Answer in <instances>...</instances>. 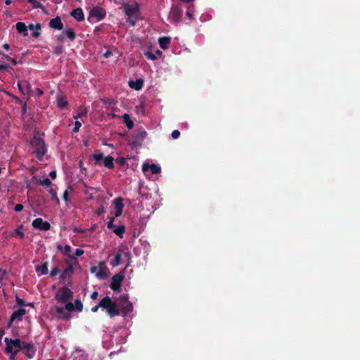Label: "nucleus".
<instances>
[{
	"label": "nucleus",
	"mask_w": 360,
	"mask_h": 360,
	"mask_svg": "<svg viewBox=\"0 0 360 360\" xmlns=\"http://www.w3.org/2000/svg\"><path fill=\"white\" fill-rule=\"evenodd\" d=\"M32 226L40 231H48L51 229V224L41 218H37L32 221Z\"/></svg>",
	"instance_id": "9d476101"
},
{
	"label": "nucleus",
	"mask_w": 360,
	"mask_h": 360,
	"mask_svg": "<svg viewBox=\"0 0 360 360\" xmlns=\"http://www.w3.org/2000/svg\"><path fill=\"white\" fill-rule=\"evenodd\" d=\"M63 32L64 33L65 36L68 37L71 41L75 40L76 38V34L72 29L63 30Z\"/></svg>",
	"instance_id": "2f4dec72"
},
{
	"label": "nucleus",
	"mask_w": 360,
	"mask_h": 360,
	"mask_svg": "<svg viewBox=\"0 0 360 360\" xmlns=\"http://www.w3.org/2000/svg\"><path fill=\"white\" fill-rule=\"evenodd\" d=\"M57 105L58 107L60 109H64L68 106V101L65 100L64 97H58L57 98Z\"/></svg>",
	"instance_id": "7c9ffc66"
},
{
	"label": "nucleus",
	"mask_w": 360,
	"mask_h": 360,
	"mask_svg": "<svg viewBox=\"0 0 360 360\" xmlns=\"http://www.w3.org/2000/svg\"><path fill=\"white\" fill-rule=\"evenodd\" d=\"M122 253H123V250L119 249L115 256L114 261L112 263V265L113 266H119L121 264V257H122Z\"/></svg>",
	"instance_id": "bb28decb"
},
{
	"label": "nucleus",
	"mask_w": 360,
	"mask_h": 360,
	"mask_svg": "<svg viewBox=\"0 0 360 360\" xmlns=\"http://www.w3.org/2000/svg\"><path fill=\"white\" fill-rule=\"evenodd\" d=\"M56 171H51L50 173H49V176L51 179H56Z\"/></svg>",
	"instance_id": "0e129e2a"
},
{
	"label": "nucleus",
	"mask_w": 360,
	"mask_h": 360,
	"mask_svg": "<svg viewBox=\"0 0 360 360\" xmlns=\"http://www.w3.org/2000/svg\"><path fill=\"white\" fill-rule=\"evenodd\" d=\"M30 30H36V25L34 24H30L27 27Z\"/></svg>",
	"instance_id": "338daca9"
},
{
	"label": "nucleus",
	"mask_w": 360,
	"mask_h": 360,
	"mask_svg": "<svg viewBox=\"0 0 360 360\" xmlns=\"http://www.w3.org/2000/svg\"><path fill=\"white\" fill-rule=\"evenodd\" d=\"M180 136V131L179 130H174L172 132V137L174 139H176L179 137Z\"/></svg>",
	"instance_id": "5fc2aeb1"
},
{
	"label": "nucleus",
	"mask_w": 360,
	"mask_h": 360,
	"mask_svg": "<svg viewBox=\"0 0 360 360\" xmlns=\"http://www.w3.org/2000/svg\"><path fill=\"white\" fill-rule=\"evenodd\" d=\"M65 310V309L61 307H57L56 308V311L58 314V316L62 319L67 320L70 318V314L66 313Z\"/></svg>",
	"instance_id": "b1692460"
},
{
	"label": "nucleus",
	"mask_w": 360,
	"mask_h": 360,
	"mask_svg": "<svg viewBox=\"0 0 360 360\" xmlns=\"http://www.w3.org/2000/svg\"><path fill=\"white\" fill-rule=\"evenodd\" d=\"M81 126H82V124H81V122H79V121H77H77H75V127H74V128L72 129V132H73V133H77V132H78V131H79V128L81 127Z\"/></svg>",
	"instance_id": "49530a36"
},
{
	"label": "nucleus",
	"mask_w": 360,
	"mask_h": 360,
	"mask_svg": "<svg viewBox=\"0 0 360 360\" xmlns=\"http://www.w3.org/2000/svg\"><path fill=\"white\" fill-rule=\"evenodd\" d=\"M124 279V273L123 271L114 275L111 278V283L110 284V288L114 291L120 290Z\"/></svg>",
	"instance_id": "0eeeda50"
},
{
	"label": "nucleus",
	"mask_w": 360,
	"mask_h": 360,
	"mask_svg": "<svg viewBox=\"0 0 360 360\" xmlns=\"http://www.w3.org/2000/svg\"><path fill=\"white\" fill-rule=\"evenodd\" d=\"M103 163L104 166L108 169L114 168V158L110 155H108L104 158Z\"/></svg>",
	"instance_id": "a878e982"
},
{
	"label": "nucleus",
	"mask_w": 360,
	"mask_h": 360,
	"mask_svg": "<svg viewBox=\"0 0 360 360\" xmlns=\"http://www.w3.org/2000/svg\"><path fill=\"white\" fill-rule=\"evenodd\" d=\"M26 314V310L23 308H20L19 309L14 311L11 314L9 321L8 323V326L11 327L12 323L15 321H20L22 320L23 316Z\"/></svg>",
	"instance_id": "9b49d317"
},
{
	"label": "nucleus",
	"mask_w": 360,
	"mask_h": 360,
	"mask_svg": "<svg viewBox=\"0 0 360 360\" xmlns=\"http://www.w3.org/2000/svg\"><path fill=\"white\" fill-rule=\"evenodd\" d=\"M15 300H16V304L18 306L21 307L25 305V301L22 299L20 298L19 297L16 296Z\"/></svg>",
	"instance_id": "de8ad7c7"
},
{
	"label": "nucleus",
	"mask_w": 360,
	"mask_h": 360,
	"mask_svg": "<svg viewBox=\"0 0 360 360\" xmlns=\"http://www.w3.org/2000/svg\"><path fill=\"white\" fill-rule=\"evenodd\" d=\"M44 134L36 133L33 136L32 139L30 140V145L34 148L33 153L35 154L37 158L39 160H41L47 153V148L44 140Z\"/></svg>",
	"instance_id": "f257e3e1"
},
{
	"label": "nucleus",
	"mask_w": 360,
	"mask_h": 360,
	"mask_svg": "<svg viewBox=\"0 0 360 360\" xmlns=\"http://www.w3.org/2000/svg\"><path fill=\"white\" fill-rule=\"evenodd\" d=\"M98 269H99V266L98 267L95 266H91L90 267V272L92 273V274H96V273L98 271Z\"/></svg>",
	"instance_id": "bf43d9fd"
},
{
	"label": "nucleus",
	"mask_w": 360,
	"mask_h": 360,
	"mask_svg": "<svg viewBox=\"0 0 360 360\" xmlns=\"http://www.w3.org/2000/svg\"><path fill=\"white\" fill-rule=\"evenodd\" d=\"M60 272V270L58 269V267H54L51 270V272H50V276L51 277H54L56 276L58 273Z\"/></svg>",
	"instance_id": "09e8293b"
},
{
	"label": "nucleus",
	"mask_w": 360,
	"mask_h": 360,
	"mask_svg": "<svg viewBox=\"0 0 360 360\" xmlns=\"http://www.w3.org/2000/svg\"><path fill=\"white\" fill-rule=\"evenodd\" d=\"M17 31L24 37L28 36L27 27L24 22H18L15 25Z\"/></svg>",
	"instance_id": "aec40b11"
},
{
	"label": "nucleus",
	"mask_w": 360,
	"mask_h": 360,
	"mask_svg": "<svg viewBox=\"0 0 360 360\" xmlns=\"http://www.w3.org/2000/svg\"><path fill=\"white\" fill-rule=\"evenodd\" d=\"M87 109L84 106L80 105L77 109V113L76 115H74V118L77 120L79 118H82L83 117H86L87 115Z\"/></svg>",
	"instance_id": "5701e85b"
},
{
	"label": "nucleus",
	"mask_w": 360,
	"mask_h": 360,
	"mask_svg": "<svg viewBox=\"0 0 360 360\" xmlns=\"http://www.w3.org/2000/svg\"><path fill=\"white\" fill-rule=\"evenodd\" d=\"M48 192L51 195L52 200L55 201L57 204H59L60 203V200H59V198L57 196L56 191L53 188L50 187L49 188V190H48Z\"/></svg>",
	"instance_id": "72a5a7b5"
},
{
	"label": "nucleus",
	"mask_w": 360,
	"mask_h": 360,
	"mask_svg": "<svg viewBox=\"0 0 360 360\" xmlns=\"http://www.w3.org/2000/svg\"><path fill=\"white\" fill-rule=\"evenodd\" d=\"M72 248L70 245H65L63 247V252L65 255H70L69 253L71 252Z\"/></svg>",
	"instance_id": "3c124183"
},
{
	"label": "nucleus",
	"mask_w": 360,
	"mask_h": 360,
	"mask_svg": "<svg viewBox=\"0 0 360 360\" xmlns=\"http://www.w3.org/2000/svg\"><path fill=\"white\" fill-rule=\"evenodd\" d=\"M162 54V51L158 49H157L154 53L150 51H147L144 53V55L146 56L147 58L152 60H157L158 58L160 57Z\"/></svg>",
	"instance_id": "4be33fe9"
},
{
	"label": "nucleus",
	"mask_w": 360,
	"mask_h": 360,
	"mask_svg": "<svg viewBox=\"0 0 360 360\" xmlns=\"http://www.w3.org/2000/svg\"><path fill=\"white\" fill-rule=\"evenodd\" d=\"M55 298L60 303H66L73 298V292L68 287H63L58 289Z\"/></svg>",
	"instance_id": "20e7f679"
},
{
	"label": "nucleus",
	"mask_w": 360,
	"mask_h": 360,
	"mask_svg": "<svg viewBox=\"0 0 360 360\" xmlns=\"http://www.w3.org/2000/svg\"><path fill=\"white\" fill-rule=\"evenodd\" d=\"M37 272H41L42 275H46L49 273L48 271V262H44L42 264L36 267Z\"/></svg>",
	"instance_id": "c85d7f7f"
},
{
	"label": "nucleus",
	"mask_w": 360,
	"mask_h": 360,
	"mask_svg": "<svg viewBox=\"0 0 360 360\" xmlns=\"http://www.w3.org/2000/svg\"><path fill=\"white\" fill-rule=\"evenodd\" d=\"M84 250L82 249H80V248H77L75 250V256L74 257H79L81 255H82L84 254Z\"/></svg>",
	"instance_id": "6e6d98bb"
},
{
	"label": "nucleus",
	"mask_w": 360,
	"mask_h": 360,
	"mask_svg": "<svg viewBox=\"0 0 360 360\" xmlns=\"http://www.w3.org/2000/svg\"><path fill=\"white\" fill-rule=\"evenodd\" d=\"M193 14H194V9H193V6H189L187 8V11H186V15L189 18H191L193 16Z\"/></svg>",
	"instance_id": "c03bdc74"
},
{
	"label": "nucleus",
	"mask_w": 360,
	"mask_h": 360,
	"mask_svg": "<svg viewBox=\"0 0 360 360\" xmlns=\"http://www.w3.org/2000/svg\"><path fill=\"white\" fill-rule=\"evenodd\" d=\"M115 210H116V211L115 213V217H118L121 216V214H122L123 210H122V209H115Z\"/></svg>",
	"instance_id": "052dcab7"
},
{
	"label": "nucleus",
	"mask_w": 360,
	"mask_h": 360,
	"mask_svg": "<svg viewBox=\"0 0 360 360\" xmlns=\"http://www.w3.org/2000/svg\"><path fill=\"white\" fill-rule=\"evenodd\" d=\"M65 309L67 310L68 311H72L75 310V306L73 304V303H72L71 302H67L66 303H65Z\"/></svg>",
	"instance_id": "79ce46f5"
},
{
	"label": "nucleus",
	"mask_w": 360,
	"mask_h": 360,
	"mask_svg": "<svg viewBox=\"0 0 360 360\" xmlns=\"http://www.w3.org/2000/svg\"><path fill=\"white\" fill-rule=\"evenodd\" d=\"M182 15V11L179 8H174L171 12V18L174 22H179Z\"/></svg>",
	"instance_id": "2eb2a0df"
},
{
	"label": "nucleus",
	"mask_w": 360,
	"mask_h": 360,
	"mask_svg": "<svg viewBox=\"0 0 360 360\" xmlns=\"http://www.w3.org/2000/svg\"><path fill=\"white\" fill-rule=\"evenodd\" d=\"M100 306H102L103 309H106L108 314L110 317L120 315V309L117 308L115 302H113L111 298L108 296L103 297L100 301Z\"/></svg>",
	"instance_id": "7ed1b4c3"
},
{
	"label": "nucleus",
	"mask_w": 360,
	"mask_h": 360,
	"mask_svg": "<svg viewBox=\"0 0 360 360\" xmlns=\"http://www.w3.org/2000/svg\"><path fill=\"white\" fill-rule=\"evenodd\" d=\"M112 231L117 236L122 238L125 232V226L124 225H121L117 228L115 227Z\"/></svg>",
	"instance_id": "c756f323"
},
{
	"label": "nucleus",
	"mask_w": 360,
	"mask_h": 360,
	"mask_svg": "<svg viewBox=\"0 0 360 360\" xmlns=\"http://www.w3.org/2000/svg\"><path fill=\"white\" fill-rule=\"evenodd\" d=\"M100 307H101V308H102V306H100V302H99V303H98V304H97V305H96V306H94V307H93L91 308V311H92V312H94V313H95V312H96V311L98 310V309H99Z\"/></svg>",
	"instance_id": "680f3d73"
},
{
	"label": "nucleus",
	"mask_w": 360,
	"mask_h": 360,
	"mask_svg": "<svg viewBox=\"0 0 360 360\" xmlns=\"http://www.w3.org/2000/svg\"><path fill=\"white\" fill-rule=\"evenodd\" d=\"M41 29V26L40 23L36 24V30L32 33V37L34 38H38L40 36V30Z\"/></svg>",
	"instance_id": "4c0bfd02"
},
{
	"label": "nucleus",
	"mask_w": 360,
	"mask_h": 360,
	"mask_svg": "<svg viewBox=\"0 0 360 360\" xmlns=\"http://www.w3.org/2000/svg\"><path fill=\"white\" fill-rule=\"evenodd\" d=\"M98 292L97 291H94L91 295V298L92 300H95L98 297Z\"/></svg>",
	"instance_id": "e2e57ef3"
},
{
	"label": "nucleus",
	"mask_w": 360,
	"mask_h": 360,
	"mask_svg": "<svg viewBox=\"0 0 360 360\" xmlns=\"http://www.w3.org/2000/svg\"><path fill=\"white\" fill-rule=\"evenodd\" d=\"M158 41L160 48L163 50H166L168 49L171 42V38L169 37H162L159 39Z\"/></svg>",
	"instance_id": "412c9836"
},
{
	"label": "nucleus",
	"mask_w": 360,
	"mask_h": 360,
	"mask_svg": "<svg viewBox=\"0 0 360 360\" xmlns=\"http://www.w3.org/2000/svg\"><path fill=\"white\" fill-rule=\"evenodd\" d=\"M120 300L122 302V310L124 315H127L133 310V305L129 301V295L122 294L120 297Z\"/></svg>",
	"instance_id": "6e6552de"
},
{
	"label": "nucleus",
	"mask_w": 360,
	"mask_h": 360,
	"mask_svg": "<svg viewBox=\"0 0 360 360\" xmlns=\"http://www.w3.org/2000/svg\"><path fill=\"white\" fill-rule=\"evenodd\" d=\"M75 310L79 311V312H81L83 309V304L82 302H81L80 300L79 299H77L75 301Z\"/></svg>",
	"instance_id": "c9c22d12"
},
{
	"label": "nucleus",
	"mask_w": 360,
	"mask_h": 360,
	"mask_svg": "<svg viewBox=\"0 0 360 360\" xmlns=\"http://www.w3.org/2000/svg\"><path fill=\"white\" fill-rule=\"evenodd\" d=\"M148 167H150L151 173L153 174H158L161 172L160 167L155 164H151L150 165L144 164L142 167V169L143 172H146Z\"/></svg>",
	"instance_id": "6ab92c4d"
},
{
	"label": "nucleus",
	"mask_w": 360,
	"mask_h": 360,
	"mask_svg": "<svg viewBox=\"0 0 360 360\" xmlns=\"http://www.w3.org/2000/svg\"><path fill=\"white\" fill-rule=\"evenodd\" d=\"M123 11L127 17V22L132 26L136 25L137 20V15L139 11V7L137 4L135 6L124 4L122 6Z\"/></svg>",
	"instance_id": "f03ea898"
},
{
	"label": "nucleus",
	"mask_w": 360,
	"mask_h": 360,
	"mask_svg": "<svg viewBox=\"0 0 360 360\" xmlns=\"http://www.w3.org/2000/svg\"><path fill=\"white\" fill-rule=\"evenodd\" d=\"M68 257L70 259V262L68 260L66 261V262L68 263V266L60 274V279L61 281L64 280L66 276H71L73 274V265L78 264L77 257L73 255H68Z\"/></svg>",
	"instance_id": "423d86ee"
},
{
	"label": "nucleus",
	"mask_w": 360,
	"mask_h": 360,
	"mask_svg": "<svg viewBox=\"0 0 360 360\" xmlns=\"http://www.w3.org/2000/svg\"><path fill=\"white\" fill-rule=\"evenodd\" d=\"M113 204L115 207V209H122L123 210L124 204H123V199L120 197L115 198L113 200Z\"/></svg>",
	"instance_id": "473e14b6"
},
{
	"label": "nucleus",
	"mask_w": 360,
	"mask_h": 360,
	"mask_svg": "<svg viewBox=\"0 0 360 360\" xmlns=\"http://www.w3.org/2000/svg\"><path fill=\"white\" fill-rule=\"evenodd\" d=\"M99 269L96 273V277L99 279H105L108 277V268L105 266L103 262H99Z\"/></svg>",
	"instance_id": "4468645a"
},
{
	"label": "nucleus",
	"mask_w": 360,
	"mask_h": 360,
	"mask_svg": "<svg viewBox=\"0 0 360 360\" xmlns=\"http://www.w3.org/2000/svg\"><path fill=\"white\" fill-rule=\"evenodd\" d=\"M65 37V36L64 33L62 32V33L60 34L56 37V41L59 43H62L64 41Z\"/></svg>",
	"instance_id": "8fccbe9b"
},
{
	"label": "nucleus",
	"mask_w": 360,
	"mask_h": 360,
	"mask_svg": "<svg viewBox=\"0 0 360 360\" xmlns=\"http://www.w3.org/2000/svg\"><path fill=\"white\" fill-rule=\"evenodd\" d=\"M64 51V47L62 45H58L53 49V53L56 56H59Z\"/></svg>",
	"instance_id": "e433bc0d"
},
{
	"label": "nucleus",
	"mask_w": 360,
	"mask_h": 360,
	"mask_svg": "<svg viewBox=\"0 0 360 360\" xmlns=\"http://www.w3.org/2000/svg\"><path fill=\"white\" fill-rule=\"evenodd\" d=\"M49 25L50 27L58 30H62L64 27L60 16L51 19Z\"/></svg>",
	"instance_id": "ddd939ff"
},
{
	"label": "nucleus",
	"mask_w": 360,
	"mask_h": 360,
	"mask_svg": "<svg viewBox=\"0 0 360 360\" xmlns=\"http://www.w3.org/2000/svg\"><path fill=\"white\" fill-rule=\"evenodd\" d=\"M105 212V209H104V207L103 205H101V207H99L96 210V214L98 215V216H100L102 214H103Z\"/></svg>",
	"instance_id": "864d4df0"
},
{
	"label": "nucleus",
	"mask_w": 360,
	"mask_h": 360,
	"mask_svg": "<svg viewBox=\"0 0 360 360\" xmlns=\"http://www.w3.org/2000/svg\"><path fill=\"white\" fill-rule=\"evenodd\" d=\"M63 200L68 203L69 201H70V198H69V192L68 190H65L63 193Z\"/></svg>",
	"instance_id": "603ef678"
},
{
	"label": "nucleus",
	"mask_w": 360,
	"mask_h": 360,
	"mask_svg": "<svg viewBox=\"0 0 360 360\" xmlns=\"http://www.w3.org/2000/svg\"><path fill=\"white\" fill-rule=\"evenodd\" d=\"M129 86L135 90H141L143 86V79H137L135 81L130 80L129 82Z\"/></svg>",
	"instance_id": "f3484780"
},
{
	"label": "nucleus",
	"mask_w": 360,
	"mask_h": 360,
	"mask_svg": "<svg viewBox=\"0 0 360 360\" xmlns=\"http://www.w3.org/2000/svg\"><path fill=\"white\" fill-rule=\"evenodd\" d=\"M17 85L20 91L23 94H29L32 91L30 84L25 80L18 82Z\"/></svg>",
	"instance_id": "f8f14e48"
},
{
	"label": "nucleus",
	"mask_w": 360,
	"mask_h": 360,
	"mask_svg": "<svg viewBox=\"0 0 360 360\" xmlns=\"http://www.w3.org/2000/svg\"><path fill=\"white\" fill-rule=\"evenodd\" d=\"M9 68H10V66L8 64H6V63L0 64V72L7 70Z\"/></svg>",
	"instance_id": "4d7b16f0"
},
{
	"label": "nucleus",
	"mask_w": 360,
	"mask_h": 360,
	"mask_svg": "<svg viewBox=\"0 0 360 360\" xmlns=\"http://www.w3.org/2000/svg\"><path fill=\"white\" fill-rule=\"evenodd\" d=\"M10 343L13 345V346L15 347H18L19 349L22 348H28L30 345V343L26 342H22L20 339H9Z\"/></svg>",
	"instance_id": "a211bd4d"
},
{
	"label": "nucleus",
	"mask_w": 360,
	"mask_h": 360,
	"mask_svg": "<svg viewBox=\"0 0 360 360\" xmlns=\"http://www.w3.org/2000/svg\"><path fill=\"white\" fill-rule=\"evenodd\" d=\"M122 119L124 123L126 124L127 127L129 129H131L134 127V122L131 120L130 115L127 113H125L122 115Z\"/></svg>",
	"instance_id": "393cba45"
},
{
	"label": "nucleus",
	"mask_w": 360,
	"mask_h": 360,
	"mask_svg": "<svg viewBox=\"0 0 360 360\" xmlns=\"http://www.w3.org/2000/svg\"><path fill=\"white\" fill-rule=\"evenodd\" d=\"M105 10L99 6L93 7L90 12L88 19L96 18L98 21L103 20L105 17Z\"/></svg>",
	"instance_id": "1a4fd4ad"
},
{
	"label": "nucleus",
	"mask_w": 360,
	"mask_h": 360,
	"mask_svg": "<svg viewBox=\"0 0 360 360\" xmlns=\"http://www.w3.org/2000/svg\"><path fill=\"white\" fill-rule=\"evenodd\" d=\"M21 228L22 226L15 229L14 236L15 237H18L20 239H22L25 237V233L21 231Z\"/></svg>",
	"instance_id": "ea45409f"
},
{
	"label": "nucleus",
	"mask_w": 360,
	"mask_h": 360,
	"mask_svg": "<svg viewBox=\"0 0 360 360\" xmlns=\"http://www.w3.org/2000/svg\"><path fill=\"white\" fill-rule=\"evenodd\" d=\"M29 3L32 4L33 8H41L43 7V5L37 1V0H27Z\"/></svg>",
	"instance_id": "a19ab883"
},
{
	"label": "nucleus",
	"mask_w": 360,
	"mask_h": 360,
	"mask_svg": "<svg viewBox=\"0 0 360 360\" xmlns=\"http://www.w3.org/2000/svg\"><path fill=\"white\" fill-rule=\"evenodd\" d=\"M37 183L41 186H50L52 184L51 181H50V179L48 178H46L43 180L39 179L37 181Z\"/></svg>",
	"instance_id": "58836bf2"
},
{
	"label": "nucleus",
	"mask_w": 360,
	"mask_h": 360,
	"mask_svg": "<svg viewBox=\"0 0 360 360\" xmlns=\"http://www.w3.org/2000/svg\"><path fill=\"white\" fill-rule=\"evenodd\" d=\"M114 221H115L114 217L110 218V221H108V223L107 224V227L108 229L113 230L115 228V226L114 225Z\"/></svg>",
	"instance_id": "a18cd8bd"
},
{
	"label": "nucleus",
	"mask_w": 360,
	"mask_h": 360,
	"mask_svg": "<svg viewBox=\"0 0 360 360\" xmlns=\"http://www.w3.org/2000/svg\"><path fill=\"white\" fill-rule=\"evenodd\" d=\"M30 347L28 348H22L21 349L25 350V354L29 359H32L34 356L35 351L33 349V344L30 343Z\"/></svg>",
	"instance_id": "cd10ccee"
},
{
	"label": "nucleus",
	"mask_w": 360,
	"mask_h": 360,
	"mask_svg": "<svg viewBox=\"0 0 360 360\" xmlns=\"http://www.w3.org/2000/svg\"><path fill=\"white\" fill-rule=\"evenodd\" d=\"M3 48L6 50V51H8L11 48L10 45L8 44H4L3 45Z\"/></svg>",
	"instance_id": "774afa93"
},
{
	"label": "nucleus",
	"mask_w": 360,
	"mask_h": 360,
	"mask_svg": "<svg viewBox=\"0 0 360 360\" xmlns=\"http://www.w3.org/2000/svg\"><path fill=\"white\" fill-rule=\"evenodd\" d=\"M23 205L22 204H17L15 206V211L17 212H21L22 210H23Z\"/></svg>",
	"instance_id": "13d9d810"
},
{
	"label": "nucleus",
	"mask_w": 360,
	"mask_h": 360,
	"mask_svg": "<svg viewBox=\"0 0 360 360\" xmlns=\"http://www.w3.org/2000/svg\"><path fill=\"white\" fill-rule=\"evenodd\" d=\"M4 341L6 342V348H5L6 353H7V354L13 353V346L11 343H10L9 338H6Z\"/></svg>",
	"instance_id": "f704fd0d"
},
{
	"label": "nucleus",
	"mask_w": 360,
	"mask_h": 360,
	"mask_svg": "<svg viewBox=\"0 0 360 360\" xmlns=\"http://www.w3.org/2000/svg\"><path fill=\"white\" fill-rule=\"evenodd\" d=\"M93 158L96 160V164H98L103 159L104 155L103 153L94 154Z\"/></svg>",
	"instance_id": "37998d69"
},
{
	"label": "nucleus",
	"mask_w": 360,
	"mask_h": 360,
	"mask_svg": "<svg viewBox=\"0 0 360 360\" xmlns=\"http://www.w3.org/2000/svg\"><path fill=\"white\" fill-rule=\"evenodd\" d=\"M124 257L128 259V260H130L131 259V253L130 252L127 251L126 252L124 253Z\"/></svg>",
	"instance_id": "69168bd1"
},
{
	"label": "nucleus",
	"mask_w": 360,
	"mask_h": 360,
	"mask_svg": "<svg viewBox=\"0 0 360 360\" xmlns=\"http://www.w3.org/2000/svg\"><path fill=\"white\" fill-rule=\"evenodd\" d=\"M71 15L77 21H83L84 20V15L81 8L74 9L71 12Z\"/></svg>",
	"instance_id": "dca6fc26"
},
{
	"label": "nucleus",
	"mask_w": 360,
	"mask_h": 360,
	"mask_svg": "<svg viewBox=\"0 0 360 360\" xmlns=\"http://www.w3.org/2000/svg\"><path fill=\"white\" fill-rule=\"evenodd\" d=\"M147 136V132L143 128L137 129L132 136L131 145L133 146H141Z\"/></svg>",
	"instance_id": "39448f33"
}]
</instances>
